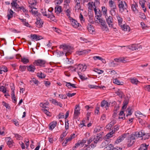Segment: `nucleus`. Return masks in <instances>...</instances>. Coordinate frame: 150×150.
<instances>
[{"mask_svg":"<svg viewBox=\"0 0 150 150\" xmlns=\"http://www.w3.org/2000/svg\"><path fill=\"white\" fill-rule=\"evenodd\" d=\"M27 69L29 71L32 72H33L35 69V68L34 66L33 65H30L27 67Z\"/></svg>","mask_w":150,"mask_h":150,"instance_id":"21","label":"nucleus"},{"mask_svg":"<svg viewBox=\"0 0 150 150\" xmlns=\"http://www.w3.org/2000/svg\"><path fill=\"white\" fill-rule=\"evenodd\" d=\"M95 72L97 73L98 74H100L103 73L104 71L102 70H100L98 69H95L93 70Z\"/></svg>","mask_w":150,"mask_h":150,"instance_id":"48","label":"nucleus"},{"mask_svg":"<svg viewBox=\"0 0 150 150\" xmlns=\"http://www.w3.org/2000/svg\"><path fill=\"white\" fill-rule=\"evenodd\" d=\"M116 9H111L110 12L112 16H115L116 14Z\"/></svg>","mask_w":150,"mask_h":150,"instance_id":"55","label":"nucleus"},{"mask_svg":"<svg viewBox=\"0 0 150 150\" xmlns=\"http://www.w3.org/2000/svg\"><path fill=\"white\" fill-rule=\"evenodd\" d=\"M0 91H1L4 93L6 92V89L4 86H2L0 87Z\"/></svg>","mask_w":150,"mask_h":150,"instance_id":"58","label":"nucleus"},{"mask_svg":"<svg viewBox=\"0 0 150 150\" xmlns=\"http://www.w3.org/2000/svg\"><path fill=\"white\" fill-rule=\"evenodd\" d=\"M120 27L122 29L125 31H129L130 30V28L127 25H125V24L122 25H121Z\"/></svg>","mask_w":150,"mask_h":150,"instance_id":"22","label":"nucleus"},{"mask_svg":"<svg viewBox=\"0 0 150 150\" xmlns=\"http://www.w3.org/2000/svg\"><path fill=\"white\" fill-rule=\"evenodd\" d=\"M37 21L35 23L37 27L40 28L42 26L43 21L40 18H37Z\"/></svg>","mask_w":150,"mask_h":150,"instance_id":"12","label":"nucleus"},{"mask_svg":"<svg viewBox=\"0 0 150 150\" xmlns=\"http://www.w3.org/2000/svg\"><path fill=\"white\" fill-rule=\"evenodd\" d=\"M137 5L135 3L134 4H132V9L133 11L135 13H138V10L137 9Z\"/></svg>","mask_w":150,"mask_h":150,"instance_id":"23","label":"nucleus"},{"mask_svg":"<svg viewBox=\"0 0 150 150\" xmlns=\"http://www.w3.org/2000/svg\"><path fill=\"white\" fill-rule=\"evenodd\" d=\"M59 96L62 99H65L67 98V96L66 95L59 94Z\"/></svg>","mask_w":150,"mask_h":150,"instance_id":"59","label":"nucleus"},{"mask_svg":"<svg viewBox=\"0 0 150 150\" xmlns=\"http://www.w3.org/2000/svg\"><path fill=\"white\" fill-rule=\"evenodd\" d=\"M37 75L39 78L41 79L44 78L46 76V75L41 72L38 73Z\"/></svg>","mask_w":150,"mask_h":150,"instance_id":"33","label":"nucleus"},{"mask_svg":"<svg viewBox=\"0 0 150 150\" xmlns=\"http://www.w3.org/2000/svg\"><path fill=\"white\" fill-rule=\"evenodd\" d=\"M119 127L120 126L117 125H116L114 127V129L113 130L114 133L115 132L117 131L119 129Z\"/></svg>","mask_w":150,"mask_h":150,"instance_id":"64","label":"nucleus"},{"mask_svg":"<svg viewBox=\"0 0 150 150\" xmlns=\"http://www.w3.org/2000/svg\"><path fill=\"white\" fill-rule=\"evenodd\" d=\"M102 138V136L101 134L99 133L97 134V135L94 137V142L95 144L97 143L98 141L100 140V139Z\"/></svg>","mask_w":150,"mask_h":150,"instance_id":"17","label":"nucleus"},{"mask_svg":"<svg viewBox=\"0 0 150 150\" xmlns=\"http://www.w3.org/2000/svg\"><path fill=\"white\" fill-rule=\"evenodd\" d=\"M129 100V98L127 96L125 98V100L123 101V104L125 105H127L128 103Z\"/></svg>","mask_w":150,"mask_h":150,"instance_id":"45","label":"nucleus"},{"mask_svg":"<svg viewBox=\"0 0 150 150\" xmlns=\"http://www.w3.org/2000/svg\"><path fill=\"white\" fill-rule=\"evenodd\" d=\"M62 11V7L60 6H59L55 8V12L57 14H59Z\"/></svg>","mask_w":150,"mask_h":150,"instance_id":"28","label":"nucleus"},{"mask_svg":"<svg viewBox=\"0 0 150 150\" xmlns=\"http://www.w3.org/2000/svg\"><path fill=\"white\" fill-rule=\"evenodd\" d=\"M119 119H125V115L124 113V111H121L119 114Z\"/></svg>","mask_w":150,"mask_h":150,"instance_id":"30","label":"nucleus"},{"mask_svg":"<svg viewBox=\"0 0 150 150\" xmlns=\"http://www.w3.org/2000/svg\"><path fill=\"white\" fill-rule=\"evenodd\" d=\"M140 4L141 5L142 7V8H144L145 6V3L143 1H139Z\"/></svg>","mask_w":150,"mask_h":150,"instance_id":"62","label":"nucleus"},{"mask_svg":"<svg viewBox=\"0 0 150 150\" xmlns=\"http://www.w3.org/2000/svg\"><path fill=\"white\" fill-rule=\"evenodd\" d=\"M96 19L99 21V22L101 23V25L105 29L108 28L104 20L99 18H97Z\"/></svg>","mask_w":150,"mask_h":150,"instance_id":"15","label":"nucleus"},{"mask_svg":"<svg viewBox=\"0 0 150 150\" xmlns=\"http://www.w3.org/2000/svg\"><path fill=\"white\" fill-rule=\"evenodd\" d=\"M30 82L31 83L32 82H33L37 86L38 85V83H39V82L38 80H37L35 78H33L32 80L30 81Z\"/></svg>","mask_w":150,"mask_h":150,"instance_id":"47","label":"nucleus"},{"mask_svg":"<svg viewBox=\"0 0 150 150\" xmlns=\"http://www.w3.org/2000/svg\"><path fill=\"white\" fill-rule=\"evenodd\" d=\"M9 12L8 13L7 16H8V19H10L11 18L13 17V11L11 9H9Z\"/></svg>","mask_w":150,"mask_h":150,"instance_id":"31","label":"nucleus"},{"mask_svg":"<svg viewBox=\"0 0 150 150\" xmlns=\"http://www.w3.org/2000/svg\"><path fill=\"white\" fill-rule=\"evenodd\" d=\"M66 86L69 88H70L71 87L74 88H77V87L76 86V85L75 84L71 83L70 82H66Z\"/></svg>","mask_w":150,"mask_h":150,"instance_id":"20","label":"nucleus"},{"mask_svg":"<svg viewBox=\"0 0 150 150\" xmlns=\"http://www.w3.org/2000/svg\"><path fill=\"white\" fill-rule=\"evenodd\" d=\"M57 122L54 121L50 123L49 125V129L52 130L57 125Z\"/></svg>","mask_w":150,"mask_h":150,"instance_id":"19","label":"nucleus"},{"mask_svg":"<svg viewBox=\"0 0 150 150\" xmlns=\"http://www.w3.org/2000/svg\"><path fill=\"white\" fill-rule=\"evenodd\" d=\"M80 146H81V144L80 140H79L78 142L75 144V146L73 147V150L75 149L76 148H77Z\"/></svg>","mask_w":150,"mask_h":150,"instance_id":"41","label":"nucleus"},{"mask_svg":"<svg viewBox=\"0 0 150 150\" xmlns=\"http://www.w3.org/2000/svg\"><path fill=\"white\" fill-rule=\"evenodd\" d=\"M119 108L120 106L118 105L115 107L114 110V113L112 115V117L114 118H115L116 116L117 113V111L119 109Z\"/></svg>","mask_w":150,"mask_h":150,"instance_id":"25","label":"nucleus"},{"mask_svg":"<svg viewBox=\"0 0 150 150\" xmlns=\"http://www.w3.org/2000/svg\"><path fill=\"white\" fill-rule=\"evenodd\" d=\"M102 11L103 14L105 15L107 14V9L105 6L102 7Z\"/></svg>","mask_w":150,"mask_h":150,"instance_id":"44","label":"nucleus"},{"mask_svg":"<svg viewBox=\"0 0 150 150\" xmlns=\"http://www.w3.org/2000/svg\"><path fill=\"white\" fill-rule=\"evenodd\" d=\"M5 140L7 141V144L9 148H11L13 145V142L10 137L6 138Z\"/></svg>","mask_w":150,"mask_h":150,"instance_id":"14","label":"nucleus"},{"mask_svg":"<svg viewBox=\"0 0 150 150\" xmlns=\"http://www.w3.org/2000/svg\"><path fill=\"white\" fill-rule=\"evenodd\" d=\"M68 120H65V128L66 130H68L69 129V123Z\"/></svg>","mask_w":150,"mask_h":150,"instance_id":"49","label":"nucleus"},{"mask_svg":"<svg viewBox=\"0 0 150 150\" xmlns=\"http://www.w3.org/2000/svg\"><path fill=\"white\" fill-rule=\"evenodd\" d=\"M48 104V102H46L44 103H40V105L41 107L43 108H47V106Z\"/></svg>","mask_w":150,"mask_h":150,"instance_id":"51","label":"nucleus"},{"mask_svg":"<svg viewBox=\"0 0 150 150\" xmlns=\"http://www.w3.org/2000/svg\"><path fill=\"white\" fill-rule=\"evenodd\" d=\"M106 21L110 28H113V25L112 23L113 20L111 16H109L107 18H106Z\"/></svg>","mask_w":150,"mask_h":150,"instance_id":"8","label":"nucleus"},{"mask_svg":"<svg viewBox=\"0 0 150 150\" xmlns=\"http://www.w3.org/2000/svg\"><path fill=\"white\" fill-rule=\"evenodd\" d=\"M113 83L118 85H122L120 84V82L119 80L117 79H115L113 80Z\"/></svg>","mask_w":150,"mask_h":150,"instance_id":"60","label":"nucleus"},{"mask_svg":"<svg viewBox=\"0 0 150 150\" xmlns=\"http://www.w3.org/2000/svg\"><path fill=\"white\" fill-rule=\"evenodd\" d=\"M3 105L5 106L6 108L9 109L10 108V107L9 106V104L7 103H6L4 101H3L2 103Z\"/></svg>","mask_w":150,"mask_h":150,"instance_id":"57","label":"nucleus"},{"mask_svg":"<svg viewBox=\"0 0 150 150\" xmlns=\"http://www.w3.org/2000/svg\"><path fill=\"white\" fill-rule=\"evenodd\" d=\"M93 59L95 60H97V59H98L99 60H101L103 63H104L105 62V60L104 59L98 56H94L93 57Z\"/></svg>","mask_w":150,"mask_h":150,"instance_id":"32","label":"nucleus"},{"mask_svg":"<svg viewBox=\"0 0 150 150\" xmlns=\"http://www.w3.org/2000/svg\"><path fill=\"white\" fill-rule=\"evenodd\" d=\"M135 139L134 135L133 134L130 135L127 143V146L129 147L132 146L135 143Z\"/></svg>","mask_w":150,"mask_h":150,"instance_id":"2","label":"nucleus"},{"mask_svg":"<svg viewBox=\"0 0 150 150\" xmlns=\"http://www.w3.org/2000/svg\"><path fill=\"white\" fill-rule=\"evenodd\" d=\"M21 61L24 64H26L29 62V60L28 59L24 57L21 58Z\"/></svg>","mask_w":150,"mask_h":150,"instance_id":"53","label":"nucleus"},{"mask_svg":"<svg viewBox=\"0 0 150 150\" xmlns=\"http://www.w3.org/2000/svg\"><path fill=\"white\" fill-rule=\"evenodd\" d=\"M80 73H78L79 78H80L82 80H86L88 79V78L87 77H85V76L81 75V74H80Z\"/></svg>","mask_w":150,"mask_h":150,"instance_id":"54","label":"nucleus"},{"mask_svg":"<svg viewBox=\"0 0 150 150\" xmlns=\"http://www.w3.org/2000/svg\"><path fill=\"white\" fill-rule=\"evenodd\" d=\"M133 134L134 135V137H135L137 138L140 137L145 135V134L144 133H143L142 131L139 132H135L134 134Z\"/></svg>","mask_w":150,"mask_h":150,"instance_id":"18","label":"nucleus"},{"mask_svg":"<svg viewBox=\"0 0 150 150\" xmlns=\"http://www.w3.org/2000/svg\"><path fill=\"white\" fill-rule=\"evenodd\" d=\"M101 127H98L94 129L93 132L96 133L97 132H98L100 131Z\"/></svg>","mask_w":150,"mask_h":150,"instance_id":"56","label":"nucleus"},{"mask_svg":"<svg viewBox=\"0 0 150 150\" xmlns=\"http://www.w3.org/2000/svg\"><path fill=\"white\" fill-rule=\"evenodd\" d=\"M11 96L13 102L16 103L17 102V100L15 95L14 89L13 90V91L11 92Z\"/></svg>","mask_w":150,"mask_h":150,"instance_id":"26","label":"nucleus"},{"mask_svg":"<svg viewBox=\"0 0 150 150\" xmlns=\"http://www.w3.org/2000/svg\"><path fill=\"white\" fill-rule=\"evenodd\" d=\"M19 8L21 9L22 10L23 12L26 13L28 12V11L25 9L23 6H21L19 7Z\"/></svg>","mask_w":150,"mask_h":150,"instance_id":"63","label":"nucleus"},{"mask_svg":"<svg viewBox=\"0 0 150 150\" xmlns=\"http://www.w3.org/2000/svg\"><path fill=\"white\" fill-rule=\"evenodd\" d=\"M76 4L75 7V9L76 11V10H79L81 8L80 3L79 2H76Z\"/></svg>","mask_w":150,"mask_h":150,"instance_id":"50","label":"nucleus"},{"mask_svg":"<svg viewBox=\"0 0 150 150\" xmlns=\"http://www.w3.org/2000/svg\"><path fill=\"white\" fill-rule=\"evenodd\" d=\"M75 134H71L70 136V137H69L68 138H66V141H64V142L62 143V145L63 146H66V144H67V143L68 142H69L73 138H74V137H73V136L75 135Z\"/></svg>","mask_w":150,"mask_h":150,"instance_id":"16","label":"nucleus"},{"mask_svg":"<svg viewBox=\"0 0 150 150\" xmlns=\"http://www.w3.org/2000/svg\"><path fill=\"white\" fill-rule=\"evenodd\" d=\"M45 63V61L43 60L38 59L37 60H35L33 62V64L35 65L44 67Z\"/></svg>","mask_w":150,"mask_h":150,"instance_id":"7","label":"nucleus"},{"mask_svg":"<svg viewBox=\"0 0 150 150\" xmlns=\"http://www.w3.org/2000/svg\"><path fill=\"white\" fill-rule=\"evenodd\" d=\"M29 7H30V8L32 9V10L31 11H30L33 14H34L35 16H36V14L38 13V12L37 11H33V8L36 9V8H35L34 7H32L30 5L29 6Z\"/></svg>","mask_w":150,"mask_h":150,"instance_id":"39","label":"nucleus"},{"mask_svg":"<svg viewBox=\"0 0 150 150\" xmlns=\"http://www.w3.org/2000/svg\"><path fill=\"white\" fill-rule=\"evenodd\" d=\"M87 68V66L85 64H79L77 69H78V73H80L81 72L84 71Z\"/></svg>","mask_w":150,"mask_h":150,"instance_id":"4","label":"nucleus"},{"mask_svg":"<svg viewBox=\"0 0 150 150\" xmlns=\"http://www.w3.org/2000/svg\"><path fill=\"white\" fill-rule=\"evenodd\" d=\"M30 38L33 41H38L43 38L41 36L36 34H31Z\"/></svg>","mask_w":150,"mask_h":150,"instance_id":"9","label":"nucleus"},{"mask_svg":"<svg viewBox=\"0 0 150 150\" xmlns=\"http://www.w3.org/2000/svg\"><path fill=\"white\" fill-rule=\"evenodd\" d=\"M91 51L90 49L83 50L81 51H78L76 52V54L79 55L87 54Z\"/></svg>","mask_w":150,"mask_h":150,"instance_id":"10","label":"nucleus"},{"mask_svg":"<svg viewBox=\"0 0 150 150\" xmlns=\"http://www.w3.org/2000/svg\"><path fill=\"white\" fill-rule=\"evenodd\" d=\"M124 3L125 4V6H124V4L122 1H121L118 5L120 11L122 13L123 12L125 9H127V8L126 3L125 1H124Z\"/></svg>","mask_w":150,"mask_h":150,"instance_id":"5","label":"nucleus"},{"mask_svg":"<svg viewBox=\"0 0 150 150\" xmlns=\"http://www.w3.org/2000/svg\"><path fill=\"white\" fill-rule=\"evenodd\" d=\"M115 93L121 98L124 97L125 96L123 92L120 89H118V91L115 92Z\"/></svg>","mask_w":150,"mask_h":150,"instance_id":"24","label":"nucleus"},{"mask_svg":"<svg viewBox=\"0 0 150 150\" xmlns=\"http://www.w3.org/2000/svg\"><path fill=\"white\" fill-rule=\"evenodd\" d=\"M126 135H127V134L125 133L119 137L115 141V143L118 144L120 142H122L124 139V138H125Z\"/></svg>","mask_w":150,"mask_h":150,"instance_id":"11","label":"nucleus"},{"mask_svg":"<svg viewBox=\"0 0 150 150\" xmlns=\"http://www.w3.org/2000/svg\"><path fill=\"white\" fill-rule=\"evenodd\" d=\"M114 133V131L112 130V131L107 134L106 136L108 138H110L112 137V134Z\"/></svg>","mask_w":150,"mask_h":150,"instance_id":"52","label":"nucleus"},{"mask_svg":"<svg viewBox=\"0 0 150 150\" xmlns=\"http://www.w3.org/2000/svg\"><path fill=\"white\" fill-rule=\"evenodd\" d=\"M60 48H62L64 53L66 55L67 54H70L72 52L73 47L69 46H67L65 45H61L59 47Z\"/></svg>","mask_w":150,"mask_h":150,"instance_id":"1","label":"nucleus"},{"mask_svg":"<svg viewBox=\"0 0 150 150\" xmlns=\"http://www.w3.org/2000/svg\"><path fill=\"white\" fill-rule=\"evenodd\" d=\"M80 109L79 108V105H76L75 106L74 109V117L75 119H76L79 115L80 114Z\"/></svg>","mask_w":150,"mask_h":150,"instance_id":"6","label":"nucleus"},{"mask_svg":"<svg viewBox=\"0 0 150 150\" xmlns=\"http://www.w3.org/2000/svg\"><path fill=\"white\" fill-rule=\"evenodd\" d=\"M16 0H13L11 3V5L13 7H14L15 8H18V4L16 2Z\"/></svg>","mask_w":150,"mask_h":150,"instance_id":"36","label":"nucleus"},{"mask_svg":"<svg viewBox=\"0 0 150 150\" xmlns=\"http://www.w3.org/2000/svg\"><path fill=\"white\" fill-rule=\"evenodd\" d=\"M47 17L48 18H50L51 20L53 21H54V20L55 17L54 15L52 13H51V14H47Z\"/></svg>","mask_w":150,"mask_h":150,"instance_id":"42","label":"nucleus"},{"mask_svg":"<svg viewBox=\"0 0 150 150\" xmlns=\"http://www.w3.org/2000/svg\"><path fill=\"white\" fill-rule=\"evenodd\" d=\"M71 18V24L72 26L75 28H77L79 27L80 25V24L77 21L74 19H73L72 18Z\"/></svg>","mask_w":150,"mask_h":150,"instance_id":"13","label":"nucleus"},{"mask_svg":"<svg viewBox=\"0 0 150 150\" xmlns=\"http://www.w3.org/2000/svg\"><path fill=\"white\" fill-rule=\"evenodd\" d=\"M149 145H147L145 144H142L139 150H146Z\"/></svg>","mask_w":150,"mask_h":150,"instance_id":"29","label":"nucleus"},{"mask_svg":"<svg viewBox=\"0 0 150 150\" xmlns=\"http://www.w3.org/2000/svg\"><path fill=\"white\" fill-rule=\"evenodd\" d=\"M139 17L141 19H143L144 21H146V18L144 13L142 12H139Z\"/></svg>","mask_w":150,"mask_h":150,"instance_id":"34","label":"nucleus"},{"mask_svg":"<svg viewBox=\"0 0 150 150\" xmlns=\"http://www.w3.org/2000/svg\"><path fill=\"white\" fill-rule=\"evenodd\" d=\"M44 83L45 85L47 87H48L50 85V83L49 81H44Z\"/></svg>","mask_w":150,"mask_h":150,"instance_id":"61","label":"nucleus"},{"mask_svg":"<svg viewBox=\"0 0 150 150\" xmlns=\"http://www.w3.org/2000/svg\"><path fill=\"white\" fill-rule=\"evenodd\" d=\"M28 66H20L19 67V70L22 72L25 71L26 69V67H27Z\"/></svg>","mask_w":150,"mask_h":150,"instance_id":"46","label":"nucleus"},{"mask_svg":"<svg viewBox=\"0 0 150 150\" xmlns=\"http://www.w3.org/2000/svg\"><path fill=\"white\" fill-rule=\"evenodd\" d=\"M129 49L131 50H139L142 48L141 45L139 44H133L127 46Z\"/></svg>","mask_w":150,"mask_h":150,"instance_id":"3","label":"nucleus"},{"mask_svg":"<svg viewBox=\"0 0 150 150\" xmlns=\"http://www.w3.org/2000/svg\"><path fill=\"white\" fill-rule=\"evenodd\" d=\"M87 29L90 33H92L94 31V28L91 25L89 24L87 27Z\"/></svg>","mask_w":150,"mask_h":150,"instance_id":"27","label":"nucleus"},{"mask_svg":"<svg viewBox=\"0 0 150 150\" xmlns=\"http://www.w3.org/2000/svg\"><path fill=\"white\" fill-rule=\"evenodd\" d=\"M135 115L137 117H142V115H143L145 117L146 116V115H143L142 113L140 112L139 111L136 112L135 113Z\"/></svg>","mask_w":150,"mask_h":150,"instance_id":"40","label":"nucleus"},{"mask_svg":"<svg viewBox=\"0 0 150 150\" xmlns=\"http://www.w3.org/2000/svg\"><path fill=\"white\" fill-rule=\"evenodd\" d=\"M116 123V121L115 120H113L110 122L108 125L107 126L108 127V126L109 127H108V128H111Z\"/></svg>","mask_w":150,"mask_h":150,"instance_id":"37","label":"nucleus"},{"mask_svg":"<svg viewBox=\"0 0 150 150\" xmlns=\"http://www.w3.org/2000/svg\"><path fill=\"white\" fill-rule=\"evenodd\" d=\"M28 3L32 6H35L37 3L36 0H29L28 1Z\"/></svg>","mask_w":150,"mask_h":150,"instance_id":"38","label":"nucleus"},{"mask_svg":"<svg viewBox=\"0 0 150 150\" xmlns=\"http://www.w3.org/2000/svg\"><path fill=\"white\" fill-rule=\"evenodd\" d=\"M117 18L118 21L119 25L120 26V27H121V25H122V23L123 21V19L119 16H117Z\"/></svg>","mask_w":150,"mask_h":150,"instance_id":"35","label":"nucleus"},{"mask_svg":"<svg viewBox=\"0 0 150 150\" xmlns=\"http://www.w3.org/2000/svg\"><path fill=\"white\" fill-rule=\"evenodd\" d=\"M131 81L132 83L136 84L139 81L137 79L135 78H133L132 79H131Z\"/></svg>","mask_w":150,"mask_h":150,"instance_id":"43","label":"nucleus"}]
</instances>
